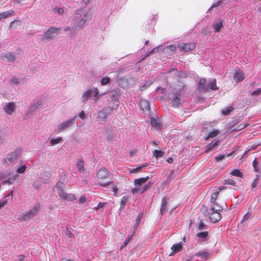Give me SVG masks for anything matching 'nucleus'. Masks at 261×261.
I'll return each mask as SVG.
<instances>
[{
    "label": "nucleus",
    "instance_id": "c756f323",
    "mask_svg": "<svg viewBox=\"0 0 261 261\" xmlns=\"http://www.w3.org/2000/svg\"><path fill=\"white\" fill-rule=\"evenodd\" d=\"M233 108L232 106H228L221 110V113L224 115H228L233 110Z\"/></svg>",
    "mask_w": 261,
    "mask_h": 261
},
{
    "label": "nucleus",
    "instance_id": "338daca9",
    "mask_svg": "<svg viewBox=\"0 0 261 261\" xmlns=\"http://www.w3.org/2000/svg\"><path fill=\"white\" fill-rule=\"evenodd\" d=\"M57 11L60 15H62L64 13V9L62 8H59Z\"/></svg>",
    "mask_w": 261,
    "mask_h": 261
},
{
    "label": "nucleus",
    "instance_id": "c9c22d12",
    "mask_svg": "<svg viewBox=\"0 0 261 261\" xmlns=\"http://www.w3.org/2000/svg\"><path fill=\"white\" fill-rule=\"evenodd\" d=\"M208 235V231L200 232L197 234L198 238L200 239H206Z\"/></svg>",
    "mask_w": 261,
    "mask_h": 261
},
{
    "label": "nucleus",
    "instance_id": "bf43d9fd",
    "mask_svg": "<svg viewBox=\"0 0 261 261\" xmlns=\"http://www.w3.org/2000/svg\"><path fill=\"white\" fill-rule=\"evenodd\" d=\"M84 17L85 18H82L79 21V23L82 25V26H83V25L84 24V23L86 22V21H87V19H86V17L87 16L86 15L84 16Z\"/></svg>",
    "mask_w": 261,
    "mask_h": 261
},
{
    "label": "nucleus",
    "instance_id": "393cba45",
    "mask_svg": "<svg viewBox=\"0 0 261 261\" xmlns=\"http://www.w3.org/2000/svg\"><path fill=\"white\" fill-rule=\"evenodd\" d=\"M219 133H220V132L218 130L216 129H213L212 130V131H211V132H210L208 134L207 136L205 139V140H207L209 138H214V137H216L217 135H218Z\"/></svg>",
    "mask_w": 261,
    "mask_h": 261
},
{
    "label": "nucleus",
    "instance_id": "ea45409f",
    "mask_svg": "<svg viewBox=\"0 0 261 261\" xmlns=\"http://www.w3.org/2000/svg\"><path fill=\"white\" fill-rule=\"evenodd\" d=\"M224 183L225 185H232L234 186L235 185V181L232 179H226L224 180Z\"/></svg>",
    "mask_w": 261,
    "mask_h": 261
},
{
    "label": "nucleus",
    "instance_id": "052dcab7",
    "mask_svg": "<svg viewBox=\"0 0 261 261\" xmlns=\"http://www.w3.org/2000/svg\"><path fill=\"white\" fill-rule=\"evenodd\" d=\"M257 162L256 160V159H255L253 162H252V165L253 166V168L254 169V170L256 171V172H258V169H257Z\"/></svg>",
    "mask_w": 261,
    "mask_h": 261
},
{
    "label": "nucleus",
    "instance_id": "79ce46f5",
    "mask_svg": "<svg viewBox=\"0 0 261 261\" xmlns=\"http://www.w3.org/2000/svg\"><path fill=\"white\" fill-rule=\"evenodd\" d=\"M91 90L92 91V93H94V96L96 98L95 100L96 101L97 97L99 95V91L97 88H91Z\"/></svg>",
    "mask_w": 261,
    "mask_h": 261
},
{
    "label": "nucleus",
    "instance_id": "412c9836",
    "mask_svg": "<svg viewBox=\"0 0 261 261\" xmlns=\"http://www.w3.org/2000/svg\"><path fill=\"white\" fill-rule=\"evenodd\" d=\"M14 13V11L12 10L7 11L0 13V20L13 16Z\"/></svg>",
    "mask_w": 261,
    "mask_h": 261
},
{
    "label": "nucleus",
    "instance_id": "de8ad7c7",
    "mask_svg": "<svg viewBox=\"0 0 261 261\" xmlns=\"http://www.w3.org/2000/svg\"><path fill=\"white\" fill-rule=\"evenodd\" d=\"M128 200V197L123 196L121 198V201H120L121 205L124 206L127 203Z\"/></svg>",
    "mask_w": 261,
    "mask_h": 261
},
{
    "label": "nucleus",
    "instance_id": "aec40b11",
    "mask_svg": "<svg viewBox=\"0 0 261 261\" xmlns=\"http://www.w3.org/2000/svg\"><path fill=\"white\" fill-rule=\"evenodd\" d=\"M92 93V91L91 89H89L88 90L85 91L83 93L82 95V101L84 103H85L90 97L91 94Z\"/></svg>",
    "mask_w": 261,
    "mask_h": 261
},
{
    "label": "nucleus",
    "instance_id": "69168bd1",
    "mask_svg": "<svg viewBox=\"0 0 261 261\" xmlns=\"http://www.w3.org/2000/svg\"><path fill=\"white\" fill-rule=\"evenodd\" d=\"M7 203V200H4L0 202V209L3 207Z\"/></svg>",
    "mask_w": 261,
    "mask_h": 261
},
{
    "label": "nucleus",
    "instance_id": "774afa93",
    "mask_svg": "<svg viewBox=\"0 0 261 261\" xmlns=\"http://www.w3.org/2000/svg\"><path fill=\"white\" fill-rule=\"evenodd\" d=\"M4 183H8L10 185H11L13 184L12 182L11 181V180L10 179H8V180H5L3 181Z\"/></svg>",
    "mask_w": 261,
    "mask_h": 261
},
{
    "label": "nucleus",
    "instance_id": "5fc2aeb1",
    "mask_svg": "<svg viewBox=\"0 0 261 261\" xmlns=\"http://www.w3.org/2000/svg\"><path fill=\"white\" fill-rule=\"evenodd\" d=\"M107 203L106 202H105V203H101V202H99L98 205H97L96 207H95L94 208L96 210H98L99 208H101L102 207H103L104 206V205L106 204Z\"/></svg>",
    "mask_w": 261,
    "mask_h": 261
},
{
    "label": "nucleus",
    "instance_id": "58836bf2",
    "mask_svg": "<svg viewBox=\"0 0 261 261\" xmlns=\"http://www.w3.org/2000/svg\"><path fill=\"white\" fill-rule=\"evenodd\" d=\"M133 236V235H131L129 237L126 238L125 240L123 245L121 247V249H122L123 248L125 247L129 243V242L132 240Z\"/></svg>",
    "mask_w": 261,
    "mask_h": 261
},
{
    "label": "nucleus",
    "instance_id": "1a4fd4ad",
    "mask_svg": "<svg viewBox=\"0 0 261 261\" xmlns=\"http://www.w3.org/2000/svg\"><path fill=\"white\" fill-rule=\"evenodd\" d=\"M75 120V118H73L70 119L66 122H63L59 124L58 126V129L59 131H62L64 129H65L69 127H70L71 124L73 123Z\"/></svg>",
    "mask_w": 261,
    "mask_h": 261
},
{
    "label": "nucleus",
    "instance_id": "a19ab883",
    "mask_svg": "<svg viewBox=\"0 0 261 261\" xmlns=\"http://www.w3.org/2000/svg\"><path fill=\"white\" fill-rule=\"evenodd\" d=\"M251 212L247 213L243 217L242 220L240 223H242L243 221H247L250 219L251 217Z\"/></svg>",
    "mask_w": 261,
    "mask_h": 261
},
{
    "label": "nucleus",
    "instance_id": "473e14b6",
    "mask_svg": "<svg viewBox=\"0 0 261 261\" xmlns=\"http://www.w3.org/2000/svg\"><path fill=\"white\" fill-rule=\"evenodd\" d=\"M152 184V182H148L147 184L145 185L142 188H141L140 193L142 194L146 190L149 189L151 187Z\"/></svg>",
    "mask_w": 261,
    "mask_h": 261
},
{
    "label": "nucleus",
    "instance_id": "e2e57ef3",
    "mask_svg": "<svg viewBox=\"0 0 261 261\" xmlns=\"http://www.w3.org/2000/svg\"><path fill=\"white\" fill-rule=\"evenodd\" d=\"M79 201L80 203H85L86 201V197H85V195H83V196H82L80 200H79Z\"/></svg>",
    "mask_w": 261,
    "mask_h": 261
},
{
    "label": "nucleus",
    "instance_id": "f8f14e48",
    "mask_svg": "<svg viewBox=\"0 0 261 261\" xmlns=\"http://www.w3.org/2000/svg\"><path fill=\"white\" fill-rule=\"evenodd\" d=\"M225 187H220L218 188L215 189L212 191V194L211 196V202H214L216 201L218 195L219 194V193L221 190L225 189Z\"/></svg>",
    "mask_w": 261,
    "mask_h": 261
},
{
    "label": "nucleus",
    "instance_id": "09e8293b",
    "mask_svg": "<svg viewBox=\"0 0 261 261\" xmlns=\"http://www.w3.org/2000/svg\"><path fill=\"white\" fill-rule=\"evenodd\" d=\"M148 165V164L142 165L140 166L137 167L136 168H135V169L132 170L130 172L132 173L136 172L138 171H139V170H140L141 169H142V168L147 167Z\"/></svg>",
    "mask_w": 261,
    "mask_h": 261
},
{
    "label": "nucleus",
    "instance_id": "8fccbe9b",
    "mask_svg": "<svg viewBox=\"0 0 261 261\" xmlns=\"http://www.w3.org/2000/svg\"><path fill=\"white\" fill-rule=\"evenodd\" d=\"M140 191H141V188L139 187H136L135 186V188H133L131 190V192L133 194H136V193H140Z\"/></svg>",
    "mask_w": 261,
    "mask_h": 261
},
{
    "label": "nucleus",
    "instance_id": "4468645a",
    "mask_svg": "<svg viewBox=\"0 0 261 261\" xmlns=\"http://www.w3.org/2000/svg\"><path fill=\"white\" fill-rule=\"evenodd\" d=\"M169 199L166 197H163L162 200V204L160 208V213L162 215H164L168 211L167 204Z\"/></svg>",
    "mask_w": 261,
    "mask_h": 261
},
{
    "label": "nucleus",
    "instance_id": "9b49d317",
    "mask_svg": "<svg viewBox=\"0 0 261 261\" xmlns=\"http://www.w3.org/2000/svg\"><path fill=\"white\" fill-rule=\"evenodd\" d=\"M233 79L235 82L238 83L244 80L245 79V74L242 70L237 69L235 71L234 73Z\"/></svg>",
    "mask_w": 261,
    "mask_h": 261
},
{
    "label": "nucleus",
    "instance_id": "4d7b16f0",
    "mask_svg": "<svg viewBox=\"0 0 261 261\" xmlns=\"http://www.w3.org/2000/svg\"><path fill=\"white\" fill-rule=\"evenodd\" d=\"M141 219V216L139 215L138 216V217L137 218V219H136V224L135 225V228H137V227L138 226V225L140 223Z\"/></svg>",
    "mask_w": 261,
    "mask_h": 261
},
{
    "label": "nucleus",
    "instance_id": "72a5a7b5",
    "mask_svg": "<svg viewBox=\"0 0 261 261\" xmlns=\"http://www.w3.org/2000/svg\"><path fill=\"white\" fill-rule=\"evenodd\" d=\"M230 174L233 176H237L239 177H243L242 173L240 171L239 169H233L231 171Z\"/></svg>",
    "mask_w": 261,
    "mask_h": 261
},
{
    "label": "nucleus",
    "instance_id": "37998d69",
    "mask_svg": "<svg viewBox=\"0 0 261 261\" xmlns=\"http://www.w3.org/2000/svg\"><path fill=\"white\" fill-rule=\"evenodd\" d=\"M258 176L256 175V178L254 179L253 181L251 184V188L254 189L255 188L258 184Z\"/></svg>",
    "mask_w": 261,
    "mask_h": 261
},
{
    "label": "nucleus",
    "instance_id": "f03ea898",
    "mask_svg": "<svg viewBox=\"0 0 261 261\" xmlns=\"http://www.w3.org/2000/svg\"><path fill=\"white\" fill-rule=\"evenodd\" d=\"M21 154V150L20 149H16L8 155L4 159V163L6 164H9L14 161L18 158Z\"/></svg>",
    "mask_w": 261,
    "mask_h": 261
},
{
    "label": "nucleus",
    "instance_id": "dca6fc26",
    "mask_svg": "<svg viewBox=\"0 0 261 261\" xmlns=\"http://www.w3.org/2000/svg\"><path fill=\"white\" fill-rule=\"evenodd\" d=\"M171 249L172 251L169 255L170 256L173 255L178 252L180 251L182 249V244L181 242L174 244L171 247Z\"/></svg>",
    "mask_w": 261,
    "mask_h": 261
},
{
    "label": "nucleus",
    "instance_id": "2eb2a0df",
    "mask_svg": "<svg viewBox=\"0 0 261 261\" xmlns=\"http://www.w3.org/2000/svg\"><path fill=\"white\" fill-rule=\"evenodd\" d=\"M198 89L201 92H205L207 91V85L206 86L205 79L201 78L199 80Z\"/></svg>",
    "mask_w": 261,
    "mask_h": 261
},
{
    "label": "nucleus",
    "instance_id": "20e7f679",
    "mask_svg": "<svg viewBox=\"0 0 261 261\" xmlns=\"http://www.w3.org/2000/svg\"><path fill=\"white\" fill-rule=\"evenodd\" d=\"M40 207V204H37L30 211L26 212L22 217V220L26 221L27 220L33 218L37 215L38 212L39 211Z\"/></svg>",
    "mask_w": 261,
    "mask_h": 261
},
{
    "label": "nucleus",
    "instance_id": "a878e982",
    "mask_svg": "<svg viewBox=\"0 0 261 261\" xmlns=\"http://www.w3.org/2000/svg\"><path fill=\"white\" fill-rule=\"evenodd\" d=\"M195 255L200 256L201 258L204 259V260L206 259L210 256V254L205 251H199L197 252Z\"/></svg>",
    "mask_w": 261,
    "mask_h": 261
},
{
    "label": "nucleus",
    "instance_id": "ddd939ff",
    "mask_svg": "<svg viewBox=\"0 0 261 261\" xmlns=\"http://www.w3.org/2000/svg\"><path fill=\"white\" fill-rule=\"evenodd\" d=\"M4 110L7 114L11 115L15 110V105L13 102H9L4 106Z\"/></svg>",
    "mask_w": 261,
    "mask_h": 261
},
{
    "label": "nucleus",
    "instance_id": "49530a36",
    "mask_svg": "<svg viewBox=\"0 0 261 261\" xmlns=\"http://www.w3.org/2000/svg\"><path fill=\"white\" fill-rule=\"evenodd\" d=\"M197 228L199 229H206L207 228L206 226L205 225V224L202 222L200 221L197 225Z\"/></svg>",
    "mask_w": 261,
    "mask_h": 261
},
{
    "label": "nucleus",
    "instance_id": "f704fd0d",
    "mask_svg": "<svg viewBox=\"0 0 261 261\" xmlns=\"http://www.w3.org/2000/svg\"><path fill=\"white\" fill-rule=\"evenodd\" d=\"M164 152L161 150H155L153 152V155L156 158L162 157Z\"/></svg>",
    "mask_w": 261,
    "mask_h": 261
},
{
    "label": "nucleus",
    "instance_id": "a18cd8bd",
    "mask_svg": "<svg viewBox=\"0 0 261 261\" xmlns=\"http://www.w3.org/2000/svg\"><path fill=\"white\" fill-rule=\"evenodd\" d=\"M159 46L158 47H155L154 48L152 49L151 50H150L148 54L147 55H146L143 59H144L145 58H146L147 56H149V55H152L153 53H157L158 51H159Z\"/></svg>",
    "mask_w": 261,
    "mask_h": 261
},
{
    "label": "nucleus",
    "instance_id": "0e129e2a",
    "mask_svg": "<svg viewBox=\"0 0 261 261\" xmlns=\"http://www.w3.org/2000/svg\"><path fill=\"white\" fill-rule=\"evenodd\" d=\"M118 189L116 187H112V192H113V195L114 196H116V194L118 192Z\"/></svg>",
    "mask_w": 261,
    "mask_h": 261
},
{
    "label": "nucleus",
    "instance_id": "680f3d73",
    "mask_svg": "<svg viewBox=\"0 0 261 261\" xmlns=\"http://www.w3.org/2000/svg\"><path fill=\"white\" fill-rule=\"evenodd\" d=\"M79 116L80 118H81L82 119H85L86 118L85 113V112L82 111H81L79 115Z\"/></svg>",
    "mask_w": 261,
    "mask_h": 261
},
{
    "label": "nucleus",
    "instance_id": "39448f33",
    "mask_svg": "<svg viewBox=\"0 0 261 261\" xmlns=\"http://www.w3.org/2000/svg\"><path fill=\"white\" fill-rule=\"evenodd\" d=\"M60 31L58 28H50L44 33L42 41L43 42L46 41L47 40L51 39L55 37V35H57Z\"/></svg>",
    "mask_w": 261,
    "mask_h": 261
},
{
    "label": "nucleus",
    "instance_id": "c85d7f7f",
    "mask_svg": "<svg viewBox=\"0 0 261 261\" xmlns=\"http://www.w3.org/2000/svg\"><path fill=\"white\" fill-rule=\"evenodd\" d=\"M180 94L177 93L175 94V96L172 99V104L174 106H177L180 103Z\"/></svg>",
    "mask_w": 261,
    "mask_h": 261
},
{
    "label": "nucleus",
    "instance_id": "6e6552de",
    "mask_svg": "<svg viewBox=\"0 0 261 261\" xmlns=\"http://www.w3.org/2000/svg\"><path fill=\"white\" fill-rule=\"evenodd\" d=\"M208 215L210 219L212 222H217L221 219V215L219 212L209 210Z\"/></svg>",
    "mask_w": 261,
    "mask_h": 261
},
{
    "label": "nucleus",
    "instance_id": "c03bdc74",
    "mask_svg": "<svg viewBox=\"0 0 261 261\" xmlns=\"http://www.w3.org/2000/svg\"><path fill=\"white\" fill-rule=\"evenodd\" d=\"M26 169H27L26 166L22 165L21 167H19L17 169V172H18L19 173H23L25 172Z\"/></svg>",
    "mask_w": 261,
    "mask_h": 261
},
{
    "label": "nucleus",
    "instance_id": "cd10ccee",
    "mask_svg": "<svg viewBox=\"0 0 261 261\" xmlns=\"http://www.w3.org/2000/svg\"><path fill=\"white\" fill-rule=\"evenodd\" d=\"M77 168L79 171L81 173H84L85 171V168L84 165V161L82 159L80 160L76 164Z\"/></svg>",
    "mask_w": 261,
    "mask_h": 261
},
{
    "label": "nucleus",
    "instance_id": "a211bd4d",
    "mask_svg": "<svg viewBox=\"0 0 261 261\" xmlns=\"http://www.w3.org/2000/svg\"><path fill=\"white\" fill-rule=\"evenodd\" d=\"M149 179V176H147L145 177H141L138 179H136L134 180V185L136 187H139L145 184Z\"/></svg>",
    "mask_w": 261,
    "mask_h": 261
},
{
    "label": "nucleus",
    "instance_id": "603ef678",
    "mask_svg": "<svg viewBox=\"0 0 261 261\" xmlns=\"http://www.w3.org/2000/svg\"><path fill=\"white\" fill-rule=\"evenodd\" d=\"M19 22V20H15L13 21H12L10 24L9 28H15L16 27V25H15L16 23H18Z\"/></svg>",
    "mask_w": 261,
    "mask_h": 261
},
{
    "label": "nucleus",
    "instance_id": "f257e3e1",
    "mask_svg": "<svg viewBox=\"0 0 261 261\" xmlns=\"http://www.w3.org/2000/svg\"><path fill=\"white\" fill-rule=\"evenodd\" d=\"M57 192L60 198L63 199H69L73 200L75 199V196L73 194H67L64 191L65 185L62 181H58L56 184Z\"/></svg>",
    "mask_w": 261,
    "mask_h": 261
},
{
    "label": "nucleus",
    "instance_id": "e433bc0d",
    "mask_svg": "<svg viewBox=\"0 0 261 261\" xmlns=\"http://www.w3.org/2000/svg\"><path fill=\"white\" fill-rule=\"evenodd\" d=\"M177 48V46L175 44H172L168 45L166 47V49L167 51H170L171 52L174 51Z\"/></svg>",
    "mask_w": 261,
    "mask_h": 261
},
{
    "label": "nucleus",
    "instance_id": "4c0bfd02",
    "mask_svg": "<svg viewBox=\"0 0 261 261\" xmlns=\"http://www.w3.org/2000/svg\"><path fill=\"white\" fill-rule=\"evenodd\" d=\"M110 82V79L108 77L106 76L105 77H103L100 81V83L101 85L104 86L108 84H109Z\"/></svg>",
    "mask_w": 261,
    "mask_h": 261
},
{
    "label": "nucleus",
    "instance_id": "6e6d98bb",
    "mask_svg": "<svg viewBox=\"0 0 261 261\" xmlns=\"http://www.w3.org/2000/svg\"><path fill=\"white\" fill-rule=\"evenodd\" d=\"M112 182L111 181H109L106 182H104L102 181L100 183V185L102 187H107L109 185H110Z\"/></svg>",
    "mask_w": 261,
    "mask_h": 261
},
{
    "label": "nucleus",
    "instance_id": "7ed1b4c3",
    "mask_svg": "<svg viewBox=\"0 0 261 261\" xmlns=\"http://www.w3.org/2000/svg\"><path fill=\"white\" fill-rule=\"evenodd\" d=\"M196 47L194 42L184 43L181 42L178 44V47L180 52L186 53L193 50Z\"/></svg>",
    "mask_w": 261,
    "mask_h": 261
},
{
    "label": "nucleus",
    "instance_id": "6ab92c4d",
    "mask_svg": "<svg viewBox=\"0 0 261 261\" xmlns=\"http://www.w3.org/2000/svg\"><path fill=\"white\" fill-rule=\"evenodd\" d=\"M141 109L144 112L149 110V104L148 101L145 99H141L140 102Z\"/></svg>",
    "mask_w": 261,
    "mask_h": 261
},
{
    "label": "nucleus",
    "instance_id": "2f4dec72",
    "mask_svg": "<svg viewBox=\"0 0 261 261\" xmlns=\"http://www.w3.org/2000/svg\"><path fill=\"white\" fill-rule=\"evenodd\" d=\"M63 141L62 137H58L56 139H52L50 141V143L52 146L55 145L57 144L61 143Z\"/></svg>",
    "mask_w": 261,
    "mask_h": 261
},
{
    "label": "nucleus",
    "instance_id": "7c9ffc66",
    "mask_svg": "<svg viewBox=\"0 0 261 261\" xmlns=\"http://www.w3.org/2000/svg\"><path fill=\"white\" fill-rule=\"evenodd\" d=\"M223 27L222 22H218L213 25V28L215 32H218Z\"/></svg>",
    "mask_w": 261,
    "mask_h": 261
},
{
    "label": "nucleus",
    "instance_id": "bb28decb",
    "mask_svg": "<svg viewBox=\"0 0 261 261\" xmlns=\"http://www.w3.org/2000/svg\"><path fill=\"white\" fill-rule=\"evenodd\" d=\"M219 140H217L214 143H210L208 144L206 147L205 152H207L211 150L212 149H213V148H214L216 146L219 145Z\"/></svg>",
    "mask_w": 261,
    "mask_h": 261
},
{
    "label": "nucleus",
    "instance_id": "b1692460",
    "mask_svg": "<svg viewBox=\"0 0 261 261\" xmlns=\"http://www.w3.org/2000/svg\"><path fill=\"white\" fill-rule=\"evenodd\" d=\"M150 123L152 127L157 129H160L162 126V124L160 123L159 120L156 119H151Z\"/></svg>",
    "mask_w": 261,
    "mask_h": 261
},
{
    "label": "nucleus",
    "instance_id": "9d476101",
    "mask_svg": "<svg viewBox=\"0 0 261 261\" xmlns=\"http://www.w3.org/2000/svg\"><path fill=\"white\" fill-rule=\"evenodd\" d=\"M2 59L7 62H12L15 60V55L12 52L3 53L1 55Z\"/></svg>",
    "mask_w": 261,
    "mask_h": 261
},
{
    "label": "nucleus",
    "instance_id": "423d86ee",
    "mask_svg": "<svg viewBox=\"0 0 261 261\" xmlns=\"http://www.w3.org/2000/svg\"><path fill=\"white\" fill-rule=\"evenodd\" d=\"M237 124L238 121L233 120L231 122L230 125L228 127V131H230V132H239L245 128L248 125L247 123H241L239 125H237Z\"/></svg>",
    "mask_w": 261,
    "mask_h": 261
},
{
    "label": "nucleus",
    "instance_id": "f3484780",
    "mask_svg": "<svg viewBox=\"0 0 261 261\" xmlns=\"http://www.w3.org/2000/svg\"><path fill=\"white\" fill-rule=\"evenodd\" d=\"M107 114L103 110H101L98 112L96 121L105 122L107 120Z\"/></svg>",
    "mask_w": 261,
    "mask_h": 261
},
{
    "label": "nucleus",
    "instance_id": "13d9d810",
    "mask_svg": "<svg viewBox=\"0 0 261 261\" xmlns=\"http://www.w3.org/2000/svg\"><path fill=\"white\" fill-rule=\"evenodd\" d=\"M11 83L14 85H17L19 83L18 80L17 78H12Z\"/></svg>",
    "mask_w": 261,
    "mask_h": 261
},
{
    "label": "nucleus",
    "instance_id": "3c124183",
    "mask_svg": "<svg viewBox=\"0 0 261 261\" xmlns=\"http://www.w3.org/2000/svg\"><path fill=\"white\" fill-rule=\"evenodd\" d=\"M222 2L221 1H219L218 2H217V3H214L212 6L211 7H210L209 10H212L213 8H215V7H217L218 6H219L221 4Z\"/></svg>",
    "mask_w": 261,
    "mask_h": 261
},
{
    "label": "nucleus",
    "instance_id": "0eeeda50",
    "mask_svg": "<svg viewBox=\"0 0 261 261\" xmlns=\"http://www.w3.org/2000/svg\"><path fill=\"white\" fill-rule=\"evenodd\" d=\"M110 172L105 168H101L97 173V178L101 180H103L109 178Z\"/></svg>",
    "mask_w": 261,
    "mask_h": 261
},
{
    "label": "nucleus",
    "instance_id": "4be33fe9",
    "mask_svg": "<svg viewBox=\"0 0 261 261\" xmlns=\"http://www.w3.org/2000/svg\"><path fill=\"white\" fill-rule=\"evenodd\" d=\"M217 90L219 89V87L216 85V80L214 79L210 82L207 85V91L209 90Z\"/></svg>",
    "mask_w": 261,
    "mask_h": 261
},
{
    "label": "nucleus",
    "instance_id": "5701e85b",
    "mask_svg": "<svg viewBox=\"0 0 261 261\" xmlns=\"http://www.w3.org/2000/svg\"><path fill=\"white\" fill-rule=\"evenodd\" d=\"M212 203L213 205L211 206V208H210V210L219 212L222 211L223 207L221 205H219L215 202Z\"/></svg>",
    "mask_w": 261,
    "mask_h": 261
},
{
    "label": "nucleus",
    "instance_id": "864d4df0",
    "mask_svg": "<svg viewBox=\"0 0 261 261\" xmlns=\"http://www.w3.org/2000/svg\"><path fill=\"white\" fill-rule=\"evenodd\" d=\"M225 157L224 154L220 155L215 157V160L217 162L223 160Z\"/></svg>",
    "mask_w": 261,
    "mask_h": 261
}]
</instances>
